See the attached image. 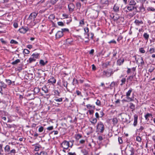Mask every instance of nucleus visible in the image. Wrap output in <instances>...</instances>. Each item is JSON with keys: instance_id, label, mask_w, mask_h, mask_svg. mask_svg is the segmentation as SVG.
Wrapping results in <instances>:
<instances>
[{"instance_id": "1", "label": "nucleus", "mask_w": 155, "mask_h": 155, "mask_svg": "<svg viewBox=\"0 0 155 155\" xmlns=\"http://www.w3.org/2000/svg\"><path fill=\"white\" fill-rule=\"evenodd\" d=\"M104 129V126L101 122H99L97 123V129L98 131L101 133H103Z\"/></svg>"}, {"instance_id": "2", "label": "nucleus", "mask_w": 155, "mask_h": 155, "mask_svg": "<svg viewBox=\"0 0 155 155\" xmlns=\"http://www.w3.org/2000/svg\"><path fill=\"white\" fill-rule=\"evenodd\" d=\"M120 116L122 117V119L123 120H124V117H125V121H126L127 122H130V115H127V114H124V113H121L119 115Z\"/></svg>"}, {"instance_id": "3", "label": "nucleus", "mask_w": 155, "mask_h": 155, "mask_svg": "<svg viewBox=\"0 0 155 155\" xmlns=\"http://www.w3.org/2000/svg\"><path fill=\"white\" fill-rule=\"evenodd\" d=\"M69 142L64 141L61 144V145L64 149H67L69 147Z\"/></svg>"}, {"instance_id": "4", "label": "nucleus", "mask_w": 155, "mask_h": 155, "mask_svg": "<svg viewBox=\"0 0 155 155\" xmlns=\"http://www.w3.org/2000/svg\"><path fill=\"white\" fill-rule=\"evenodd\" d=\"M74 7V5L73 3H71L68 5V9L69 12H73Z\"/></svg>"}, {"instance_id": "5", "label": "nucleus", "mask_w": 155, "mask_h": 155, "mask_svg": "<svg viewBox=\"0 0 155 155\" xmlns=\"http://www.w3.org/2000/svg\"><path fill=\"white\" fill-rule=\"evenodd\" d=\"M28 30V28L27 27L24 28L22 27L21 28L19 29V32L21 33H25Z\"/></svg>"}, {"instance_id": "6", "label": "nucleus", "mask_w": 155, "mask_h": 155, "mask_svg": "<svg viewBox=\"0 0 155 155\" xmlns=\"http://www.w3.org/2000/svg\"><path fill=\"white\" fill-rule=\"evenodd\" d=\"M145 118L146 120L147 121H149V118H150L151 120H152L153 118L152 115L151 114L149 113H147V114L145 115Z\"/></svg>"}, {"instance_id": "7", "label": "nucleus", "mask_w": 155, "mask_h": 155, "mask_svg": "<svg viewBox=\"0 0 155 155\" xmlns=\"http://www.w3.org/2000/svg\"><path fill=\"white\" fill-rule=\"evenodd\" d=\"M134 23L137 26H139L140 25L142 24L143 23L142 21L137 19L135 20Z\"/></svg>"}, {"instance_id": "8", "label": "nucleus", "mask_w": 155, "mask_h": 155, "mask_svg": "<svg viewBox=\"0 0 155 155\" xmlns=\"http://www.w3.org/2000/svg\"><path fill=\"white\" fill-rule=\"evenodd\" d=\"M124 58H120L118 59L117 61V64L118 65H120L122 64L124 61Z\"/></svg>"}, {"instance_id": "9", "label": "nucleus", "mask_w": 155, "mask_h": 155, "mask_svg": "<svg viewBox=\"0 0 155 155\" xmlns=\"http://www.w3.org/2000/svg\"><path fill=\"white\" fill-rule=\"evenodd\" d=\"M37 15V14L36 13H32L31 14L29 18L32 20H34Z\"/></svg>"}, {"instance_id": "10", "label": "nucleus", "mask_w": 155, "mask_h": 155, "mask_svg": "<svg viewBox=\"0 0 155 155\" xmlns=\"http://www.w3.org/2000/svg\"><path fill=\"white\" fill-rule=\"evenodd\" d=\"M90 121L93 125H95L97 122V120L95 118H92L90 119Z\"/></svg>"}, {"instance_id": "11", "label": "nucleus", "mask_w": 155, "mask_h": 155, "mask_svg": "<svg viewBox=\"0 0 155 155\" xmlns=\"http://www.w3.org/2000/svg\"><path fill=\"white\" fill-rule=\"evenodd\" d=\"M138 119V116L137 115L135 114L134 115V125L136 126L137 124V120Z\"/></svg>"}, {"instance_id": "12", "label": "nucleus", "mask_w": 155, "mask_h": 155, "mask_svg": "<svg viewBox=\"0 0 155 155\" xmlns=\"http://www.w3.org/2000/svg\"><path fill=\"white\" fill-rule=\"evenodd\" d=\"M127 8L128 11H126V12H128V11L132 12L134 10V6L130 5L129 6H127Z\"/></svg>"}, {"instance_id": "13", "label": "nucleus", "mask_w": 155, "mask_h": 155, "mask_svg": "<svg viewBox=\"0 0 155 155\" xmlns=\"http://www.w3.org/2000/svg\"><path fill=\"white\" fill-rule=\"evenodd\" d=\"M129 150L130 152V155H134V149L133 147H129Z\"/></svg>"}, {"instance_id": "14", "label": "nucleus", "mask_w": 155, "mask_h": 155, "mask_svg": "<svg viewBox=\"0 0 155 155\" xmlns=\"http://www.w3.org/2000/svg\"><path fill=\"white\" fill-rule=\"evenodd\" d=\"M65 4V2L64 0H61L60 2V4L59 6H60V8H62L63 7H64Z\"/></svg>"}, {"instance_id": "15", "label": "nucleus", "mask_w": 155, "mask_h": 155, "mask_svg": "<svg viewBox=\"0 0 155 155\" xmlns=\"http://www.w3.org/2000/svg\"><path fill=\"white\" fill-rule=\"evenodd\" d=\"M48 62V61H44L43 60H41L40 61L39 63L41 65V66H44Z\"/></svg>"}, {"instance_id": "16", "label": "nucleus", "mask_w": 155, "mask_h": 155, "mask_svg": "<svg viewBox=\"0 0 155 155\" xmlns=\"http://www.w3.org/2000/svg\"><path fill=\"white\" fill-rule=\"evenodd\" d=\"M101 3L103 5H108V0H101Z\"/></svg>"}, {"instance_id": "17", "label": "nucleus", "mask_w": 155, "mask_h": 155, "mask_svg": "<svg viewBox=\"0 0 155 155\" xmlns=\"http://www.w3.org/2000/svg\"><path fill=\"white\" fill-rule=\"evenodd\" d=\"M136 2L134 0H131L129 4V5L134 6L136 5Z\"/></svg>"}, {"instance_id": "18", "label": "nucleus", "mask_w": 155, "mask_h": 155, "mask_svg": "<svg viewBox=\"0 0 155 155\" xmlns=\"http://www.w3.org/2000/svg\"><path fill=\"white\" fill-rule=\"evenodd\" d=\"M36 61V59L33 58H29L28 60L27 61L28 62V63L30 64L33 62L35 61Z\"/></svg>"}, {"instance_id": "19", "label": "nucleus", "mask_w": 155, "mask_h": 155, "mask_svg": "<svg viewBox=\"0 0 155 155\" xmlns=\"http://www.w3.org/2000/svg\"><path fill=\"white\" fill-rule=\"evenodd\" d=\"M126 98L128 100L127 101L124 100H123V101H124L125 102H129L130 101H134V99L130 97L129 96L126 97Z\"/></svg>"}, {"instance_id": "20", "label": "nucleus", "mask_w": 155, "mask_h": 155, "mask_svg": "<svg viewBox=\"0 0 155 155\" xmlns=\"http://www.w3.org/2000/svg\"><path fill=\"white\" fill-rule=\"evenodd\" d=\"M42 90L45 93H48V90L46 86H44L42 88Z\"/></svg>"}, {"instance_id": "21", "label": "nucleus", "mask_w": 155, "mask_h": 155, "mask_svg": "<svg viewBox=\"0 0 155 155\" xmlns=\"http://www.w3.org/2000/svg\"><path fill=\"white\" fill-rule=\"evenodd\" d=\"M113 9L115 11L117 12L119 11V7L117 5L115 4L114 6Z\"/></svg>"}, {"instance_id": "22", "label": "nucleus", "mask_w": 155, "mask_h": 155, "mask_svg": "<svg viewBox=\"0 0 155 155\" xmlns=\"http://www.w3.org/2000/svg\"><path fill=\"white\" fill-rule=\"evenodd\" d=\"M10 150V147L8 145H7L5 147V152H8Z\"/></svg>"}, {"instance_id": "23", "label": "nucleus", "mask_w": 155, "mask_h": 155, "mask_svg": "<svg viewBox=\"0 0 155 155\" xmlns=\"http://www.w3.org/2000/svg\"><path fill=\"white\" fill-rule=\"evenodd\" d=\"M20 61V60L19 59H17L14 61L13 62L12 64L13 65H15L18 64V63H19Z\"/></svg>"}, {"instance_id": "24", "label": "nucleus", "mask_w": 155, "mask_h": 155, "mask_svg": "<svg viewBox=\"0 0 155 155\" xmlns=\"http://www.w3.org/2000/svg\"><path fill=\"white\" fill-rule=\"evenodd\" d=\"M132 90L131 88H130L126 93V97L130 96V94L132 91Z\"/></svg>"}, {"instance_id": "25", "label": "nucleus", "mask_w": 155, "mask_h": 155, "mask_svg": "<svg viewBox=\"0 0 155 155\" xmlns=\"http://www.w3.org/2000/svg\"><path fill=\"white\" fill-rule=\"evenodd\" d=\"M147 10L148 11H151L153 12L155 11V9L153 7H149L147 8Z\"/></svg>"}, {"instance_id": "26", "label": "nucleus", "mask_w": 155, "mask_h": 155, "mask_svg": "<svg viewBox=\"0 0 155 155\" xmlns=\"http://www.w3.org/2000/svg\"><path fill=\"white\" fill-rule=\"evenodd\" d=\"M34 92L35 94L38 93L40 91V89L38 87H35L34 89Z\"/></svg>"}, {"instance_id": "27", "label": "nucleus", "mask_w": 155, "mask_h": 155, "mask_svg": "<svg viewBox=\"0 0 155 155\" xmlns=\"http://www.w3.org/2000/svg\"><path fill=\"white\" fill-rule=\"evenodd\" d=\"M138 60L140 61V63L141 65H143L144 64V62L143 60V59L142 57H140L138 58Z\"/></svg>"}, {"instance_id": "28", "label": "nucleus", "mask_w": 155, "mask_h": 155, "mask_svg": "<svg viewBox=\"0 0 155 155\" xmlns=\"http://www.w3.org/2000/svg\"><path fill=\"white\" fill-rule=\"evenodd\" d=\"M79 24L81 26H82L83 25H84V19H83L82 20H81L79 22Z\"/></svg>"}, {"instance_id": "29", "label": "nucleus", "mask_w": 155, "mask_h": 155, "mask_svg": "<svg viewBox=\"0 0 155 155\" xmlns=\"http://www.w3.org/2000/svg\"><path fill=\"white\" fill-rule=\"evenodd\" d=\"M143 36L147 40L149 38V35L147 33H145L143 35Z\"/></svg>"}, {"instance_id": "30", "label": "nucleus", "mask_w": 155, "mask_h": 155, "mask_svg": "<svg viewBox=\"0 0 155 155\" xmlns=\"http://www.w3.org/2000/svg\"><path fill=\"white\" fill-rule=\"evenodd\" d=\"M155 51V49L154 48H150L149 50V52L150 54L154 53Z\"/></svg>"}, {"instance_id": "31", "label": "nucleus", "mask_w": 155, "mask_h": 155, "mask_svg": "<svg viewBox=\"0 0 155 155\" xmlns=\"http://www.w3.org/2000/svg\"><path fill=\"white\" fill-rule=\"evenodd\" d=\"M48 81L51 83H55L56 82V80L54 79L53 78H51Z\"/></svg>"}, {"instance_id": "32", "label": "nucleus", "mask_w": 155, "mask_h": 155, "mask_svg": "<svg viewBox=\"0 0 155 155\" xmlns=\"http://www.w3.org/2000/svg\"><path fill=\"white\" fill-rule=\"evenodd\" d=\"M126 81L125 78H123L121 80L122 83L120 84V85H122L123 84H125Z\"/></svg>"}, {"instance_id": "33", "label": "nucleus", "mask_w": 155, "mask_h": 155, "mask_svg": "<svg viewBox=\"0 0 155 155\" xmlns=\"http://www.w3.org/2000/svg\"><path fill=\"white\" fill-rule=\"evenodd\" d=\"M113 122L114 124H117V118H114L113 119Z\"/></svg>"}, {"instance_id": "34", "label": "nucleus", "mask_w": 155, "mask_h": 155, "mask_svg": "<svg viewBox=\"0 0 155 155\" xmlns=\"http://www.w3.org/2000/svg\"><path fill=\"white\" fill-rule=\"evenodd\" d=\"M139 51L142 53H144L145 52V51L143 48H141L139 49Z\"/></svg>"}, {"instance_id": "35", "label": "nucleus", "mask_w": 155, "mask_h": 155, "mask_svg": "<svg viewBox=\"0 0 155 155\" xmlns=\"http://www.w3.org/2000/svg\"><path fill=\"white\" fill-rule=\"evenodd\" d=\"M38 155H48L47 153L45 151L41 152Z\"/></svg>"}, {"instance_id": "36", "label": "nucleus", "mask_w": 155, "mask_h": 155, "mask_svg": "<svg viewBox=\"0 0 155 155\" xmlns=\"http://www.w3.org/2000/svg\"><path fill=\"white\" fill-rule=\"evenodd\" d=\"M96 104L97 105L99 106H101V103L100 101L99 100H97L96 102Z\"/></svg>"}, {"instance_id": "37", "label": "nucleus", "mask_w": 155, "mask_h": 155, "mask_svg": "<svg viewBox=\"0 0 155 155\" xmlns=\"http://www.w3.org/2000/svg\"><path fill=\"white\" fill-rule=\"evenodd\" d=\"M136 140L138 142H140L141 141V138L139 136H137L136 137Z\"/></svg>"}, {"instance_id": "38", "label": "nucleus", "mask_w": 155, "mask_h": 155, "mask_svg": "<svg viewBox=\"0 0 155 155\" xmlns=\"http://www.w3.org/2000/svg\"><path fill=\"white\" fill-rule=\"evenodd\" d=\"M63 35V33L61 31H59V38H60Z\"/></svg>"}, {"instance_id": "39", "label": "nucleus", "mask_w": 155, "mask_h": 155, "mask_svg": "<svg viewBox=\"0 0 155 155\" xmlns=\"http://www.w3.org/2000/svg\"><path fill=\"white\" fill-rule=\"evenodd\" d=\"M39 54L38 53H37L36 54H33L32 55V56H33V57L36 58H38L39 56Z\"/></svg>"}, {"instance_id": "40", "label": "nucleus", "mask_w": 155, "mask_h": 155, "mask_svg": "<svg viewBox=\"0 0 155 155\" xmlns=\"http://www.w3.org/2000/svg\"><path fill=\"white\" fill-rule=\"evenodd\" d=\"M130 107L131 109H134L135 107L134 105L132 103H130Z\"/></svg>"}, {"instance_id": "41", "label": "nucleus", "mask_w": 155, "mask_h": 155, "mask_svg": "<svg viewBox=\"0 0 155 155\" xmlns=\"http://www.w3.org/2000/svg\"><path fill=\"white\" fill-rule=\"evenodd\" d=\"M61 31L63 33L64 32L68 31L69 30L68 28H62L61 29Z\"/></svg>"}, {"instance_id": "42", "label": "nucleus", "mask_w": 155, "mask_h": 155, "mask_svg": "<svg viewBox=\"0 0 155 155\" xmlns=\"http://www.w3.org/2000/svg\"><path fill=\"white\" fill-rule=\"evenodd\" d=\"M6 81L7 84L9 85H10L12 84V81L10 80L6 79Z\"/></svg>"}, {"instance_id": "43", "label": "nucleus", "mask_w": 155, "mask_h": 155, "mask_svg": "<svg viewBox=\"0 0 155 155\" xmlns=\"http://www.w3.org/2000/svg\"><path fill=\"white\" fill-rule=\"evenodd\" d=\"M24 52L26 54H28L29 53L30 51L27 49H25L24 51Z\"/></svg>"}, {"instance_id": "44", "label": "nucleus", "mask_w": 155, "mask_h": 155, "mask_svg": "<svg viewBox=\"0 0 155 155\" xmlns=\"http://www.w3.org/2000/svg\"><path fill=\"white\" fill-rule=\"evenodd\" d=\"M118 142L120 144H121L123 143V141L121 137H119L118 138Z\"/></svg>"}, {"instance_id": "45", "label": "nucleus", "mask_w": 155, "mask_h": 155, "mask_svg": "<svg viewBox=\"0 0 155 155\" xmlns=\"http://www.w3.org/2000/svg\"><path fill=\"white\" fill-rule=\"evenodd\" d=\"M10 43L12 44H18V42L14 40H12L11 41Z\"/></svg>"}, {"instance_id": "46", "label": "nucleus", "mask_w": 155, "mask_h": 155, "mask_svg": "<svg viewBox=\"0 0 155 155\" xmlns=\"http://www.w3.org/2000/svg\"><path fill=\"white\" fill-rule=\"evenodd\" d=\"M44 128L43 127H40L38 129V131L40 132H41L43 131Z\"/></svg>"}, {"instance_id": "47", "label": "nucleus", "mask_w": 155, "mask_h": 155, "mask_svg": "<svg viewBox=\"0 0 155 155\" xmlns=\"http://www.w3.org/2000/svg\"><path fill=\"white\" fill-rule=\"evenodd\" d=\"M3 144H0V154H1V152L3 151L2 150Z\"/></svg>"}, {"instance_id": "48", "label": "nucleus", "mask_w": 155, "mask_h": 155, "mask_svg": "<svg viewBox=\"0 0 155 155\" xmlns=\"http://www.w3.org/2000/svg\"><path fill=\"white\" fill-rule=\"evenodd\" d=\"M76 5L78 8H80L81 7V4L79 2H78L77 3Z\"/></svg>"}, {"instance_id": "49", "label": "nucleus", "mask_w": 155, "mask_h": 155, "mask_svg": "<svg viewBox=\"0 0 155 155\" xmlns=\"http://www.w3.org/2000/svg\"><path fill=\"white\" fill-rule=\"evenodd\" d=\"M110 44L111 43H114L116 44V42L114 40H112L108 42Z\"/></svg>"}, {"instance_id": "50", "label": "nucleus", "mask_w": 155, "mask_h": 155, "mask_svg": "<svg viewBox=\"0 0 155 155\" xmlns=\"http://www.w3.org/2000/svg\"><path fill=\"white\" fill-rule=\"evenodd\" d=\"M104 72L105 73V74L107 76L109 77L110 76V74L109 72Z\"/></svg>"}, {"instance_id": "51", "label": "nucleus", "mask_w": 155, "mask_h": 155, "mask_svg": "<svg viewBox=\"0 0 155 155\" xmlns=\"http://www.w3.org/2000/svg\"><path fill=\"white\" fill-rule=\"evenodd\" d=\"M84 31L86 33H88L89 32V29L87 27L84 28Z\"/></svg>"}, {"instance_id": "52", "label": "nucleus", "mask_w": 155, "mask_h": 155, "mask_svg": "<svg viewBox=\"0 0 155 155\" xmlns=\"http://www.w3.org/2000/svg\"><path fill=\"white\" fill-rule=\"evenodd\" d=\"M81 137V136L80 134H78L76 136V138L79 139Z\"/></svg>"}, {"instance_id": "53", "label": "nucleus", "mask_w": 155, "mask_h": 155, "mask_svg": "<svg viewBox=\"0 0 155 155\" xmlns=\"http://www.w3.org/2000/svg\"><path fill=\"white\" fill-rule=\"evenodd\" d=\"M2 82H0V92H1L2 91Z\"/></svg>"}, {"instance_id": "54", "label": "nucleus", "mask_w": 155, "mask_h": 155, "mask_svg": "<svg viewBox=\"0 0 155 155\" xmlns=\"http://www.w3.org/2000/svg\"><path fill=\"white\" fill-rule=\"evenodd\" d=\"M53 129V126H50L49 127H48L47 128V129L49 130H52Z\"/></svg>"}, {"instance_id": "55", "label": "nucleus", "mask_w": 155, "mask_h": 155, "mask_svg": "<svg viewBox=\"0 0 155 155\" xmlns=\"http://www.w3.org/2000/svg\"><path fill=\"white\" fill-rule=\"evenodd\" d=\"M86 107L88 109H91L92 107V106L89 104H88L86 105Z\"/></svg>"}, {"instance_id": "56", "label": "nucleus", "mask_w": 155, "mask_h": 155, "mask_svg": "<svg viewBox=\"0 0 155 155\" xmlns=\"http://www.w3.org/2000/svg\"><path fill=\"white\" fill-rule=\"evenodd\" d=\"M14 26L15 28H17L18 27V24L16 23H14Z\"/></svg>"}, {"instance_id": "57", "label": "nucleus", "mask_w": 155, "mask_h": 155, "mask_svg": "<svg viewBox=\"0 0 155 155\" xmlns=\"http://www.w3.org/2000/svg\"><path fill=\"white\" fill-rule=\"evenodd\" d=\"M123 38V37L121 36H119L117 38V40L119 41L120 40L122 39Z\"/></svg>"}, {"instance_id": "58", "label": "nucleus", "mask_w": 155, "mask_h": 155, "mask_svg": "<svg viewBox=\"0 0 155 155\" xmlns=\"http://www.w3.org/2000/svg\"><path fill=\"white\" fill-rule=\"evenodd\" d=\"M133 76H131L129 77L128 79H129L130 81H132L133 79Z\"/></svg>"}, {"instance_id": "59", "label": "nucleus", "mask_w": 155, "mask_h": 155, "mask_svg": "<svg viewBox=\"0 0 155 155\" xmlns=\"http://www.w3.org/2000/svg\"><path fill=\"white\" fill-rule=\"evenodd\" d=\"M59 25L63 26L64 25V24L61 22H59Z\"/></svg>"}, {"instance_id": "60", "label": "nucleus", "mask_w": 155, "mask_h": 155, "mask_svg": "<svg viewBox=\"0 0 155 155\" xmlns=\"http://www.w3.org/2000/svg\"><path fill=\"white\" fill-rule=\"evenodd\" d=\"M76 93L78 95H79L81 94V92L79 91H76Z\"/></svg>"}, {"instance_id": "61", "label": "nucleus", "mask_w": 155, "mask_h": 155, "mask_svg": "<svg viewBox=\"0 0 155 155\" xmlns=\"http://www.w3.org/2000/svg\"><path fill=\"white\" fill-rule=\"evenodd\" d=\"M0 41L2 42L3 44H5L6 42L5 41L3 38H1L0 39Z\"/></svg>"}, {"instance_id": "62", "label": "nucleus", "mask_w": 155, "mask_h": 155, "mask_svg": "<svg viewBox=\"0 0 155 155\" xmlns=\"http://www.w3.org/2000/svg\"><path fill=\"white\" fill-rule=\"evenodd\" d=\"M95 116L97 118H98L99 117V114L97 112L96 113Z\"/></svg>"}, {"instance_id": "63", "label": "nucleus", "mask_w": 155, "mask_h": 155, "mask_svg": "<svg viewBox=\"0 0 155 155\" xmlns=\"http://www.w3.org/2000/svg\"><path fill=\"white\" fill-rule=\"evenodd\" d=\"M92 69L93 70H94L96 69V67L94 65V64H93L92 65Z\"/></svg>"}, {"instance_id": "64", "label": "nucleus", "mask_w": 155, "mask_h": 155, "mask_svg": "<svg viewBox=\"0 0 155 155\" xmlns=\"http://www.w3.org/2000/svg\"><path fill=\"white\" fill-rule=\"evenodd\" d=\"M69 155H75V153H71V152H69L68 153Z\"/></svg>"}]
</instances>
